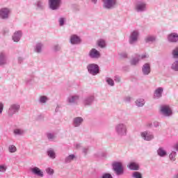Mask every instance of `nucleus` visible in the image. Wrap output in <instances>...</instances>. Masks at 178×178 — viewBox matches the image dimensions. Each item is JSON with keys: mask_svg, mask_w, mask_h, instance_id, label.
Segmentation results:
<instances>
[{"mask_svg": "<svg viewBox=\"0 0 178 178\" xmlns=\"http://www.w3.org/2000/svg\"><path fill=\"white\" fill-rule=\"evenodd\" d=\"M6 63V57L5 54H0V65H5Z\"/></svg>", "mask_w": 178, "mask_h": 178, "instance_id": "obj_21", "label": "nucleus"}, {"mask_svg": "<svg viewBox=\"0 0 178 178\" xmlns=\"http://www.w3.org/2000/svg\"><path fill=\"white\" fill-rule=\"evenodd\" d=\"M21 37L22 32L19 31L15 33L14 35L13 36V40L15 42H19Z\"/></svg>", "mask_w": 178, "mask_h": 178, "instance_id": "obj_13", "label": "nucleus"}, {"mask_svg": "<svg viewBox=\"0 0 178 178\" xmlns=\"http://www.w3.org/2000/svg\"><path fill=\"white\" fill-rule=\"evenodd\" d=\"M162 92H163V89L162 88H159L154 92V97H156V98L162 97Z\"/></svg>", "mask_w": 178, "mask_h": 178, "instance_id": "obj_19", "label": "nucleus"}, {"mask_svg": "<svg viewBox=\"0 0 178 178\" xmlns=\"http://www.w3.org/2000/svg\"><path fill=\"white\" fill-rule=\"evenodd\" d=\"M8 149L10 151V152H16V146L15 145H10L9 147H8Z\"/></svg>", "mask_w": 178, "mask_h": 178, "instance_id": "obj_31", "label": "nucleus"}, {"mask_svg": "<svg viewBox=\"0 0 178 178\" xmlns=\"http://www.w3.org/2000/svg\"><path fill=\"white\" fill-rule=\"evenodd\" d=\"M143 138L146 140V141H150V140H152L154 138V136L149 134L148 132H143L141 134Z\"/></svg>", "mask_w": 178, "mask_h": 178, "instance_id": "obj_12", "label": "nucleus"}, {"mask_svg": "<svg viewBox=\"0 0 178 178\" xmlns=\"http://www.w3.org/2000/svg\"><path fill=\"white\" fill-rule=\"evenodd\" d=\"M172 56L173 58H178V47H176L173 51H172Z\"/></svg>", "mask_w": 178, "mask_h": 178, "instance_id": "obj_27", "label": "nucleus"}, {"mask_svg": "<svg viewBox=\"0 0 178 178\" xmlns=\"http://www.w3.org/2000/svg\"><path fill=\"white\" fill-rule=\"evenodd\" d=\"M97 45H99V47H100L101 48H105V46H106L105 40H98Z\"/></svg>", "mask_w": 178, "mask_h": 178, "instance_id": "obj_22", "label": "nucleus"}, {"mask_svg": "<svg viewBox=\"0 0 178 178\" xmlns=\"http://www.w3.org/2000/svg\"><path fill=\"white\" fill-rule=\"evenodd\" d=\"M88 70L90 73V74L95 76V74H98V73L99 72V67H98L97 65L90 64L88 66Z\"/></svg>", "mask_w": 178, "mask_h": 178, "instance_id": "obj_2", "label": "nucleus"}, {"mask_svg": "<svg viewBox=\"0 0 178 178\" xmlns=\"http://www.w3.org/2000/svg\"><path fill=\"white\" fill-rule=\"evenodd\" d=\"M92 2H94V3H97V0H92Z\"/></svg>", "mask_w": 178, "mask_h": 178, "instance_id": "obj_47", "label": "nucleus"}, {"mask_svg": "<svg viewBox=\"0 0 178 178\" xmlns=\"http://www.w3.org/2000/svg\"><path fill=\"white\" fill-rule=\"evenodd\" d=\"M14 133L15 134H23V131L20 129H15Z\"/></svg>", "mask_w": 178, "mask_h": 178, "instance_id": "obj_37", "label": "nucleus"}, {"mask_svg": "<svg viewBox=\"0 0 178 178\" xmlns=\"http://www.w3.org/2000/svg\"><path fill=\"white\" fill-rule=\"evenodd\" d=\"M83 122V118L78 117L74 119V123L75 125V127H77V126H80V124Z\"/></svg>", "mask_w": 178, "mask_h": 178, "instance_id": "obj_20", "label": "nucleus"}, {"mask_svg": "<svg viewBox=\"0 0 178 178\" xmlns=\"http://www.w3.org/2000/svg\"><path fill=\"white\" fill-rule=\"evenodd\" d=\"M49 3L52 10H56L60 6V0H49Z\"/></svg>", "mask_w": 178, "mask_h": 178, "instance_id": "obj_4", "label": "nucleus"}, {"mask_svg": "<svg viewBox=\"0 0 178 178\" xmlns=\"http://www.w3.org/2000/svg\"><path fill=\"white\" fill-rule=\"evenodd\" d=\"M128 168H129V169L131 170H138V164H137V163H134V162H132V163H130L128 165H127Z\"/></svg>", "mask_w": 178, "mask_h": 178, "instance_id": "obj_17", "label": "nucleus"}, {"mask_svg": "<svg viewBox=\"0 0 178 178\" xmlns=\"http://www.w3.org/2000/svg\"><path fill=\"white\" fill-rule=\"evenodd\" d=\"M47 137L49 139L51 140V139L54 138L55 136L52 134H48Z\"/></svg>", "mask_w": 178, "mask_h": 178, "instance_id": "obj_41", "label": "nucleus"}, {"mask_svg": "<svg viewBox=\"0 0 178 178\" xmlns=\"http://www.w3.org/2000/svg\"><path fill=\"white\" fill-rule=\"evenodd\" d=\"M47 97L45 96H42L40 97V102H42L43 104H45V102H47Z\"/></svg>", "mask_w": 178, "mask_h": 178, "instance_id": "obj_36", "label": "nucleus"}, {"mask_svg": "<svg viewBox=\"0 0 178 178\" xmlns=\"http://www.w3.org/2000/svg\"><path fill=\"white\" fill-rule=\"evenodd\" d=\"M136 104L137 106H144V99H138L136 102Z\"/></svg>", "mask_w": 178, "mask_h": 178, "instance_id": "obj_24", "label": "nucleus"}, {"mask_svg": "<svg viewBox=\"0 0 178 178\" xmlns=\"http://www.w3.org/2000/svg\"><path fill=\"white\" fill-rule=\"evenodd\" d=\"M104 6L106 9H112L116 5V0H103Z\"/></svg>", "mask_w": 178, "mask_h": 178, "instance_id": "obj_3", "label": "nucleus"}, {"mask_svg": "<svg viewBox=\"0 0 178 178\" xmlns=\"http://www.w3.org/2000/svg\"><path fill=\"white\" fill-rule=\"evenodd\" d=\"M31 172H33L34 173V175L40 176V177H42L44 176V172H42V171H41V170H40L38 168V167H35V168H32Z\"/></svg>", "mask_w": 178, "mask_h": 178, "instance_id": "obj_11", "label": "nucleus"}, {"mask_svg": "<svg viewBox=\"0 0 178 178\" xmlns=\"http://www.w3.org/2000/svg\"><path fill=\"white\" fill-rule=\"evenodd\" d=\"M171 68L172 70H175V72H178V61H175L172 65Z\"/></svg>", "mask_w": 178, "mask_h": 178, "instance_id": "obj_25", "label": "nucleus"}, {"mask_svg": "<svg viewBox=\"0 0 178 178\" xmlns=\"http://www.w3.org/2000/svg\"><path fill=\"white\" fill-rule=\"evenodd\" d=\"M145 58H148V56L146 54L142 55L140 57V59H145Z\"/></svg>", "mask_w": 178, "mask_h": 178, "instance_id": "obj_44", "label": "nucleus"}, {"mask_svg": "<svg viewBox=\"0 0 178 178\" xmlns=\"http://www.w3.org/2000/svg\"><path fill=\"white\" fill-rule=\"evenodd\" d=\"M168 41H170V42H177L178 34L176 33H172L168 35Z\"/></svg>", "mask_w": 178, "mask_h": 178, "instance_id": "obj_9", "label": "nucleus"}, {"mask_svg": "<svg viewBox=\"0 0 178 178\" xmlns=\"http://www.w3.org/2000/svg\"><path fill=\"white\" fill-rule=\"evenodd\" d=\"M138 38V32L137 31H134L131 34L130 38H129V42L130 44H134V42H136Z\"/></svg>", "mask_w": 178, "mask_h": 178, "instance_id": "obj_7", "label": "nucleus"}, {"mask_svg": "<svg viewBox=\"0 0 178 178\" xmlns=\"http://www.w3.org/2000/svg\"><path fill=\"white\" fill-rule=\"evenodd\" d=\"M158 154H159L160 156H165V155H166V152H165V150H163V149L160 148V149H159V150H158Z\"/></svg>", "mask_w": 178, "mask_h": 178, "instance_id": "obj_23", "label": "nucleus"}, {"mask_svg": "<svg viewBox=\"0 0 178 178\" xmlns=\"http://www.w3.org/2000/svg\"><path fill=\"white\" fill-rule=\"evenodd\" d=\"M78 99H79L78 96H72L71 97H70L69 102H76V101H77Z\"/></svg>", "mask_w": 178, "mask_h": 178, "instance_id": "obj_28", "label": "nucleus"}, {"mask_svg": "<svg viewBox=\"0 0 178 178\" xmlns=\"http://www.w3.org/2000/svg\"><path fill=\"white\" fill-rule=\"evenodd\" d=\"M137 63H138V60H131V65H137Z\"/></svg>", "mask_w": 178, "mask_h": 178, "instance_id": "obj_43", "label": "nucleus"}, {"mask_svg": "<svg viewBox=\"0 0 178 178\" xmlns=\"http://www.w3.org/2000/svg\"><path fill=\"white\" fill-rule=\"evenodd\" d=\"M133 176L135 178H142L143 177V176L141 175V173H140L138 172H134Z\"/></svg>", "mask_w": 178, "mask_h": 178, "instance_id": "obj_30", "label": "nucleus"}, {"mask_svg": "<svg viewBox=\"0 0 178 178\" xmlns=\"http://www.w3.org/2000/svg\"><path fill=\"white\" fill-rule=\"evenodd\" d=\"M175 158H176V152H173L170 154V159L171 161H175Z\"/></svg>", "mask_w": 178, "mask_h": 178, "instance_id": "obj_33", "label": "nucleus"}, {"mask_svg": "<svg viewBox=\"0 0 178 178\" xmlns=\"http://www.w3.org/2000/svg\"><path fill=\"white\" fill-rule=\"evenodd\" d=\"M10 10L8 8H4L0 10V18L1 19H8L9 17Z\"/></svg>", "mask_w": 178, "mask_h": 178, "instance_id": "obj_6", "label": "nucleus"}, {"mask_svg": "<svg viewBox=\"0 0 178 178\" xmlns=\"http://www.w3.org/2000/svg\"><path fill=\"white\" fill-rule=\"evenodd\" d=\"M73 159H74V155L71 154L68 157H67L66 162H70V161H73Z\"/></svg>", "mask_w": 178, "mask_h": 178, "instance_id": "obj_34", "label": "nucleus"}, {"mask_svg": "<svg viewBox=\"0 0 178 178\" xmlns=\"http://www.w3.org/2000/svg\"><path fill=\"white\" fill-rule=\"evenodd\" d=\"M47 154H48V155L50 158H52L53 159H54V158H55V152H54V150H52V149L49 150L47 152Z\"/></svg>", "mask_w": 178, "mask_h": 178, "instance_id": "obj_26", "label": "nucleus"}, {"mask_svg": "<svg viewBox=\"0 0 178 178\" xmlns=\"http://www.w3.org/2000/svg\"><path fill=\"white\" fill-rule=\"evenodd\" d=\"M161 112L164 116H170L172 115V109L169 106H162L161 107Z\"/></svg>", "mask_w": 178, "mask_h": 178, "instance_id": "obj_5", "label": "nucleus"}, {"mask_svg": "<svg viewBox=\"0 0 178 178\" xmlns=\"http://www.w3.org/2000/svg\"><path fill=\"white\" fill-rule=\"evenodd\" d=\"M81 41L80 38L76 35H72L70 38L71 44H80Z\"/></svg>", "mask_w": 178, "mask_h": 178, "instance_id": "obj_10", "label": "nucleus"}, {"mask_svg": "<svg viewBox=\"0 0 178 178\" xmlns=\"http://www.w3.org/2000/svg\"><path fill=\"white\" fill-rule=\"evenodd\" d=\"M145 3L139 1L136 3L135 9L137 12H143L145 9Z\"/></svg>", "mask_w": 178, "mask_h": 178, "instance_id": "obj_8", "label": "nucleus"}, {"mask_svg": "<svg viewBox=\"0 0 178 178\" xmlns=\"http://www.w3.org/2000/svg\"><path fill=\"white\" fill-rule=\"evenodd\" d=\"M6 170V168L3 165H0V172H5Z\"/></svg>", "mask_w": 178, "mask_h": 178, "instance_id": "obj_40", "label": "nucleus"}, {"mask_svg": "<svg viewBox=\"0 0 178 178\" xmlns=\"http://www.w3.org/2000/svg\"><path fill=\"white\" fill-rule=\"evenodd\" d=\"M90 56H91V58H99L101 55L99 54V51H98L95 49H92L90 52Z\"/></svg>", "mask_w": 178, "mask_h": 178, "instance_id": "obj_14", "label": "nucleus"}, {"mask_svg": "<svg viewBox=\"0 0 178 178\" xmlns=\"http://www.w3.org/2000/svg\"><path fill=\"white\" fill-rule=\"evenodd\" d=\"M115 81L119 82V81H120V78L118 76H115Z\"/></svg>", "mask_w": 178, "mask_h": 178, "instance_id": "obj_45", "label": "nucleus"}, {"mask_svg": "<svg viewBox=\"0 0 178 178\" xmlns=\"http://www.w3.org/2000/svg\"><path fill=\"white\" fill-rule=\"evenodd\" d=\"M143 72L144 74H149L151 72V67H149V64L146 63L143 65Z\"/></svg>", "mask_w": 178, "mask_h": 178, "instance_id": "obj_16", "label": "nucleus"}, {"mask_svg": "<svg viewBox=\"0 0 178 178\" xmlns=\"http://www.w3.org/2000/svg\"><path fill=\"white\" fill-rule=\"evenodd\" d=\"M36 52H41V44H38L36 47Z\"/></svg>", "mask_w": 178, "mask_h": 178, "instance_id": "obj_38", "label": "nucleus"}, {"mask_svg": "<svg viewBox=\"0 0 178 178\" xmlns=\"http://www.w3.org/2000/svg\"><path fill=\"white\" fill-rule=\"evenodd\" d=\"M106 81L109 86H114L115 82L111 78H107Z\"/></svg>", "mask_w": 178, "mask_h": 178, "instance_id": "obj_32", "label": "nucleus"}, {"mask_svg": "<svg viewBox=\"0 0 178 178\" xmlns=\"http://www.w3.org/2000/svg\"><path fill=\"white\" fill-rule=\"evenodd\" d=\"M113 169L117 175H123V165L122 163L115 162L113 163Z\"/></svg>", "mask_w": 178, "mask_h": 178, "instance_id": "obj_1", "label": "nucleus"}, {"mask_svg": "<svg viewBox=\"0 0 178 178\" xmlns=\"http://www.w3.org/2000/svg\"><path fill=\"white\" fill-rule=\"evenodd\" d=\"M146 42H151L152 41H155V37L154 36H148L146 39H145Z\"/></svg>", "mask_w": 178, "mask_h": 178, "instance_id": "obj_29", "label": "nucleus"}, {"mask_svg": "<svg viewBox=\"0 0 178 178\" xmlns=\"http://www.w3.org/2000/svg\"><path fill=\"white\" fill-rule=\"evenodd\" d=\"M59 23H60V26H63V24L65 23V19L63 18H60L59 19Z\"/></svg>", "mask_w": 178, "mask_h": 178, "instance_id": "obj_39", "label": "nucleus"}, {"mask_svg": "<svg viewBox=\"0 0 178 178\" xmlns=\"http://www.w3.org/2000/svg\"><path fill=\"white\" fill-rule=\"evenodd\" d=\"M19 108H20V106L13 104L10 106L8 112L10 114H13V113H15L16 111H19Z\"/></svg>", "mask_w": 178, "mask_h": 178, "instance_id": "obj_15", "label": "nucleus"}, {"mask_svg": "<svg viewBox=\"0 0 178 178\" xmlns=\"http://www.w3.org/2000/svg\"><path fill=\"white\" fill-rule=\"evenodd\" d=\"M2 111H3V104L0 103V113H2Z\"/></svg>", "mask_w": 178, "mask_h": 178, "instance_id": "obj_42", "label": "nucleus"}, {"mask_svg": "<svg viewBox=\"0 0 178 178\" xmlns=\"http://www.w3.org/2000/svg\"><path fill=\"white\" fill-rule=\"evenodd\" d=\"M175 148L178 151V144L175 145Z\"/></svg>", "mask_w": 178, "mask_h": 178, "instance_id": "obj_46", "label": "nucleus"}, {"mask_svg": "<svg viewBox=\"0 0 178 178\" xmlns=\"http://www.w3.org/2000/svg\"><path fill=\"white\" fill-rule=\"evenodd\" d=\"M46 172H47V173H48V175H54V169H52L51 168H47Z\"/></svg>", "mask_w": 178, "mask_h": 178, "instance_id": "obj_35", "label": "nucleus"}, {"mask_svg": "<svg viewBox=\"0 0 178 178\" xmlns=\"http://www.w3.org/2000/svg\"><path fill=\"white\" fill-rule=\"evenodd\" d=\"M117 131L120 134H124L126 133V127L123 124H119L117 127Z\"/></svg>", "mask_w": 178, "mask_h": 178, "instance_id": "obj_18", "label": "nucleus"}]
</instances>
